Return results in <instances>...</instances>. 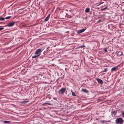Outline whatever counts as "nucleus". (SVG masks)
<instances>
[{
    "label": "nucleus",
    "instance_id": "a211bd4d",
    "mask_svg": "<svg viewBox=\"0 0 124 124\" xmlns=\"http://www.w3.org/2000/svg\"><path fill=\"white\" fill-rule=\"evenodd\" d=\"M112 113L115 115L116 114V112L115 111H112Z\"/></svg>",
    "mask_w": 124,
    "mask_h": 124
},
{
    "label": "nucleus",
    "instance_id": "423d86ee",
    "mask_svg": "<svg viewBox=\"0 0 124 124\" xmlns=\"http://www.w3.org/2000/svg\"><path fill=\"white\" fill-rule=\"evenodd\" d=\"M86 29H83L77 31V33H80L84 32Z\"/></svg>",
    "mask_w": 124,
    "mask_h": 124
},
{
    "label": "nucleus",
    "instance_id": "dca6fc26",
    "mask_svg": "<svg viewBox=\"0 0 124 124\" xmlns=\"http://www.w3.org/2000/svg\"><path fill=\"white\" fill-rule=\"evenodd\" d=\"M104 51L105 52H108V51L107 50V49L106 48H105L104 49Z\"/></svg>",
    "mask_w": 124,
    "mask_h": 124
},
{
    "label": "nucleus",
    "instance_id": "aec40b11",
    "mask_svg": "<svg viewBox=\"0 0 124 124\" xmlns=\"http://www.w3.org/2000/svg\"><path fill=\"white\" fill-rule=\"evenodd\" d=\"M3 29H4V28L3 27H0V31L1 30H2Z\"/></svg>",
    "mask_w": 124,
    "mask_h": 124
},
{
    "label": "nucleus",
    "instance_id": "39448f33",
    "mask_svg": "<svg viewBox=\"0 0 124 124\" xmlns=\"http://www.w3.org/2000/svg\"><path fill=\"white\" fill-rule=\"evenodd\" d=\"M15 23V22H11L9 23L6 25V26L8 27L12 26L14 25Z\"/></svg>",
    "mask_w": 124,
    "mask_h": 124
},
{
    "label": "nucleus",
    "instance_id": "4be33fe9",
    "mask_svg": "<svg viewBox=\"0 0 124 124\" xmlns=\"http://www.w3.org/2000/svg\"><path fill=\"white\" fill-rule=\"evenodd\" d=\"M44 104H47L50 105H51V104L50 103H44Z\"/></svg>",
    "mask_w": 124,
    "mask_h": 124
},
{
    "label": "nucleus",
    "instance_id": "5701e85b",
    "mask_svg": "<svg viewBox=\"0 0 124 124\" xmlns=\"http://www.w3.org/2000/svg\"><path fill=\"white\" fill-rule=\"evenodd\" d=\"M101 20H99L98 21V22H100L101 21Z\"/></svg>",
    "mask_w": 124,
    "mask_h": 124
},
{
    "label": "nucleus",
    "instance_id": "1a4fd4ad",
    "mask_svg": "<svg viewBox=\"0 0 124 124\" xmlns=\"http://www.w3.org/2000/svg\"><path fill=\"white\" fill-rule=\"evenodd\" d=\"M50 16V14H49L45 19V21H48V20L49 19V18Z\"/></svg>",
    "mask_w": 124,
    "mask_h": 124
},
{
    "label": "nucleus",
    "instance_id": "f03ea898",
    "mask_svg": "<svg viewBox=\"0 0 124 124\" xmlns=\"http://www.w3.org/2000/svg\"><path fill=\"white\" fill-rule=\"evenodd\" d=\"M116 123L117 124H122L124 121L122 118H117L116 121Z\"/></svg>",
    "mask_w": 124,
    "mask_h": 124
},
{
    "label": "nucleus",
    "instance_id": "ddd939ff",
    "mask_svg": "<svg viewBox=\"0 0 124 124\" xmlns=\"http://www.w3.org/2000/svg\"><path fill=\"white\" fill-rule=\"evenodd\" d=\"M5 19V18H4L1 17H0V20L3 21Z\"/></svg>",
    "mask_w": 124,
    "mask_h": 124
},
{
    "label": "nucleus",
    "instance_id": "9d476101",
    "mask_svg": "<svg viewBox=\"0 0 124 124\" xmlns=\"http://www.w3.org/2000/svg\"><path fill=\"white\" fill-rule=\"evenodd\" d=\"M82 91L84 92L85 93H87L88 92V91L86 89L83 88Z\"/></svg>",
    "mask_w": 124,
    "mask_h": 124
},
{
    "label": "nucleus",
    "instance_id": "2eb2a0df",
    "mask_svg": "<svg viewBox=\"0 0 124 124\" xmlns=\"http://www.w3.org/2000/svg\"><path fill=\"white\" fill-rule=\"evenodd\" d=\"M71 92L72 93V95L73 96H76L75 93L73 92L72 91Z\"/></svg>",
    "mask_w": 124,
    "mask_h": 124
},
{
    "label": "nucleus",
    "instance_id": "412c9836",
    "mask_svg": "<svg viewBox=\"0 0 124 124\" xmlns=\"http://www.w3.org/2000/svg\"><path fill=\"white\" fill-rule=\"evenodd\" d=\"M122 115H123V117H124V111L122 112Z\"/></svg>",
    "mask_w": 124,
    "mask_h": 124
},
{
    "label": "nucleus",
    "instance_id": "b1692460",
    "mask_svg": "<svg viewBox=\"0 0 124 124\" xmlns=\"http://www.w3.org/2000/svg\"><path fill=\"white\" fill-rule=\"evenodd\" d=\"M103 3V2H101V3L99 4V5H101V4H102Z\"/></svg>",
    "mask_w": 124,
    "mask_h": 124
},
{
    "label": "nucleus",
    "instance_id": "6ab92c4d",
    "mask_svg": "<svg viewBox=\"0 0 124 124\" xmlns=\"http://www.w3.org/2000/svg\"><path fill=\"white\" fill-rule=\"evenodd\" d=\"M107 71H108V69L107 68H106V69H105V70H104V71L106 72Z\"/></svg>",
    "mask_w": 124,
    "mask_h": 124
},
{
    "label": "nucleus",
    "instance_id": "7ed1b4c3",
    "mask_svg": "<svg viewBox=\"0 0 124 124\" xmlns=\"http://www.w3.org/2000/svg\"><path fill=\"white\" fill-rule=\"evenodd\" d=\"M66 89L65 88H62L61 89L58 91V93L60 94H63L65 92Z\"/></svg>",
    "mask_w": 124,
    "mask_h": 124
},
{
    "label": "nucleus",
    "instance_id": "6e6552de",
    "mask_svg": "<svg viewBox=\"0 0 124 124\" xmlns=\"http://www.w3.org/2000/svg\"><path fill=\"white\" fill-rule=\"evenodd\" d=\"M100 83L102 84L103 83V81L101 79L98 78L96 79Z\"/></svg>",
    "mask_w": 124,
    "mask_h": 124
},
{
    "label": "nucleus",
    "instance_id": "9b49d317",
    "mask_svg": "<svg viewBox=\"0 0 124 124\" xmlns=\"http://www.w3.org/2000/svg\"><path fill=\"white\" fill-rule=\"evenodd\" d=\"M90 11V9L89 8H88L86 9L85 10V12L86 13H88Z\"/></svg>",
    "mask_w": 124,
    "mask_h": 124
},
{
    "label": "nucleus",
    "instance_id": "f8f14e48",
    "mask_svg": "<svg viewBox=\"0 0 124 124\" xmlns=\"http://www.w3.org/2000/svg\"><path fill=\"white\" fill-rule=\"evenodd\" d=\"M4 122L5 123H10V122L8 121H4Z\"/></svg>",
    "mask_w": 124,
    "mask_h": 124
},
{
    "label": "nucleus",
    "instance_id": "f257e3e1",
    "mask_svg": "<svg viewBox=\"0 0 124 124\" xmlns=\"http://www.w3.org/2000/svg\"><path fill=\"white\" fill-rule=\"evenodd\" d=\"M43 50L42 48L36 50L35 53V55L32 56L33 58H35L39 56L41 54V52Z\"/></svg>",
    "mask_w": 124,
    "mask_h": 124
},
{
    "label": "nucleus",
    "instance_id": "f3484780",
    "mask_svg": "<svg viewBox=\"0 0 124 124\" xmlns=\"http://www.w3.org/2000/svg\"><path fill=\"white\" fill-rule=\"evenodd\" d=\"M107 7H106L105 8L102 9H101V10H105V9H107Z\"/></svg>",
    "mask_w": 124,
    "mask_h": 124
},
{
    "label": "nucleus",
    "instance_id": "4468645a",
    "mask_svg": "<svg viewBox=\"0 0 124 124\" xmlns=\"http://www.w3.org/2000/svg\"><path fill=\"white\" fill-rule=\"evenodd\" d=\"M11 18L10 16H8V17H7L5 18V19H8Z\"/></svg>",
    "mask_w": 124,
    "mask_h": 124
},
{
    "label": "nucleus",
    "instance_id": "0eeeda50",
    "mask_svg": "<svg viewBox=\"0 0 124 124\" xmlns=\"http://www.w3.org/2000/svg\"><path fill=\"white\" fill-rule=\"evenodd\" d=\"M118 66H116L115 67H113L111 69V72H113V71H115L116 70H117V69L118 68Z\"/></svg>",
    "mask_w": 124,
    "mask_h": 124
},
{
    "label": "nucleus",
    "instance_id": "393cba45",
    "mask_svg": "<svg viewBox=\"0 0 124 124\" xmlns=\"http://www.w3.org/2000/svg\"><path fill=\"white\" fill-rule=\"evenodd\" d=\"M82 47H85L84 46H82Z\"/></svg>",
    "mask_w": 124,
    "mask_h": 124
},
{
    "label": "nucleus",
    "instance_id": "20e7f679",
    "mask_svg": "<svg viewBox=\"0 0 124 124\" xmlns=\"http://www.w3.org/2000/svg\"><path fill=\"white\" fill-rule=\"evenodd\" d=\"M115 54L117 55L120 56L123 54V52L121 51H116Z\"/></svg>",
    "mask_w": 124,
    "mask_h": 124
}]
</instances>
